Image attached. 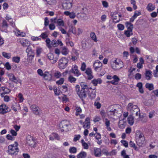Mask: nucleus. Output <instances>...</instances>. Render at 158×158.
<instances>
[{
  "mask_svg": "<svg viewBox=\"0 0 158 158\" xmlns=\"http://www.w3.org/2000/svg\"><path fill=\"white\" fill-rule=\"evenodd\" d=\"M26 52L27 53V56H28L31 57L32 58L34 57V55L31 54L32 53V51L31 48L29 46H27V48L26 50Z\"/></svg>",
  "mask_w": 158,
  "mask_h": 158,
  "instance_id": "32",
  "label": "nucleus"
},
{
  "mask_svg": "<svg viewBox=\"0 0 158 158\" xmlns=\"http://www.w3.org/2000/svg\"><path fill=\"white\" fill-rule=\"evenodd\" d=\"M135 140L138 145L141 146L145 141V138L143 133L139 130L136 131L135 134Z\"/></svg>",
  "mask_w": 158,
  "mask_h": 158,
  "instance_id": "3",
  "label": "nucleus"
},
{
  "mask_svg": "<svg viewBox=\"0 0 158 158\" xmlns=\"http://www.w3.org/2000/svg\"><path fill=\"white\" fill-rule=\"evenodd\" d=\"M102 63L99 61H95L93 64L95 70L97 72H100L102 69Z\"/></svg>",
  "mask_w": 158,
  "mask_h": 158,
  "instance_id": "10",
  "label": "nucleus"
},
{
  "mask_svg": "<svg viewBox=\"0 0 158 158\" xmlns=\"http://www.w3.org/2000/svg\"><path fill=\"white\" fill-rule=\"evenodd\" d=\"M85 73L88 76V79H91L93 78V76L92 75V72L91 69L89 68H87L86 69Z\"/></svg>",
  "mask_w": 158,
  "mask_h": 158,
  "instance_id": "20",
  "label": "nucleus"
},
{
  "mask_svg": "<svg viewBox=\"0 0 158 158\" xmlns=\"http://www.w3.org/2000/svg\"><path fill=\"white\" fill-rule=\"evenodd\" d=\"M146 87L151 90L153 89V85L152 84L147 83L145 85Z\"/></svg>",
  "mask_w": 158,
  "mask_h": 158,
  "instance_id": "50",
  "label": "nucleus"
},
{
  "mask_svg": "<svg viewBox=\"0 0 158 158\" xmlns=\"http://www.w3.org/2000/svg\"><path fill=\"white\" fill-rule=\"evenodd\" d=\"M155 8V6L150 3L148 4L146 7L147 9L149 11H152L154 10Z\"/></svg>",
  "mask_w": 158,
  "mask_h": 158,
  "instance_id": "31",
  "label": "nucleus"
},
{
  "mask_svg": "<svg viewBox=\"0 0 158 158\" xmlns=\"http://www.w3.org/2000/svg\"><path fill=\"white\" fill-rule=\"evenodd\" d=\"M100 98L99 97H98L97 98L94 102V106L96 107L97 109L100 108L101 106V105L99 102Z\"/></svg>",
  "mask_w": 158,
  "mask_h": 158,
  "instance_id": "26",
  "label": "nucleus"
},
{
  "mask_svg": "<svg viewBox=\"0 0 158 158\" xmlns=\"http://www.w3.org/2000/svg\"><path fill=\"white\" fill-rule=\"evenodd\" d=\"M64 81V79L63 78H60V80L57 81L56 82V83L58 85H61L62 84Z\"/></svg>",
  "mask_w": 158,
  "mask_h": 158,
  "instance_id": "53",
  "label": "nucleus"
},
{
  "mask_svg": "<svg viewBox=\"0 0 158 158\" xmlns=\"http://www.w3.org/2000/svg\"><path fill=\"white\" fill-rule=\"evenodd\" d=\"M73 5V0H64L62 6L64 9L69 10L71 8Z\"/></svg>",
  "mask_w": 158,
  "mask_h": 158,
  "instance_id": "9",
  "label": "nucleus"
},
{
  "mask_svg": "<svg viewBox=\"0 0 158 158\" xmlns=\"http://www.w3.org/2000/svg\"><path fill=\"white\" fill-rule=\"evenodd\" d=\"M87 156V153L84 151H81L77 155V158H85Z\"/></svg>",
  "mask_w": 158,
  "mask_h": 158,
  "instance_id": "35",
  "label": "nucleus"
},
{
  "mask_svg": "<svg viewBox=\"0 0 158 158\" xmlns=\"http://www.w3.org/2000/svg\"><path fill=\"white\" fill-rule=\"evenodd\" d=\"M124 34L127 37H129L130 36L133 35L132 30H127L124 31Z\"/></svg>",
  "mask_w": 158,
  "mask_h": 158,
  "instance_id": "38",
  "label": "nucleus"
},
{
  "mask_svg": "<svg viewBox=\"0 0 158 158\" xmlns=\"http://www.w3.org/2000/svg\"><path fill=\"white\" fill-rule=\"evenodd\" d=\"M69 152L72 154H74L77 152V148L75 147H71L69 149Z\"/></svg>",
  "mask_w": 158,
  "mask_h": 158,
  "instance_id": "45",
  "label": "nucleus"
},
{
  "mask_svg": "<svg viewBox=\"0 0 158 158\" xmlns=\"http://www.w3.org/2000/svg\"><path fill=\"white\" fill-rule=\"evenodd\" d=\"M7 148V152L8 154L11 156L17 155L19 151L18 143L16 141H15L14 144L8 145Z\"/></svg>",
  "mask_w": 158,
  "mask_h": 158,
  "instance_id": "1",
  "label": "nucleus"
},
{
  "mask_svg": "<svg viewBox=\"0 0 158 158\" xmlns=\"http://www.w3.org/2000/svg\"><path fill=\"white\" fill-rule=\"evenodd\" d=\"M89 89L91 91H89V98L91 99H94L96 97V94H95L96 91L94 90H92L91 88L89 87Z\"/></svg>",
  "mask_w": 158,
  "mask_h": 158,
  "instance_id": "25",
  "label": "nucleus"
},
{
  "mask_svg": "<svg viewBox=\"0 0 158 158\" xmlns=\"http://www.w3.org/2000/svg\"><path fill=\"white\" fill-rule=\"evenodd\" d=\"M20 43L23 47H27L30 44V42L27 40L24 39L21 40Z\"/></svg>",
  "mask_w": 158,
  "mask_h": 158,
  "instance_id": "22",
  "label": "nucleus"
},
{
  "mask_svg": "<svg viewBox=\"0 0 158 158\" xmlns=\"http://www.w3.org/2000/svg\"><path fill=\"white\" fill-rule=\"evenodd\" d=\"M6 137L8 140H14L15 139V137L14 136L10 134L7 135Z\"/></svg>",
  "mask_w": 158,
  "mask_h": 158,
  "instance_id": "57",
  "label": "nucleus"
},
{
  "mask_svg": "<svg viewBox=\"0 0 158 158\" xmlns=\"http://www.w3.org/2000/svg\"><path fill=\"white\" fill-rule=\"evenodd\" d=\"M77 11L79 12L77 13V14L79 15L80 14H85V12L87 10L86 8L84 7L81 8V6H77Z\"/></svg>",
  "mask_w": 158,
  "mask_h": 158,
  "instance_id": "19",
  "label": "nucleus"
},
{
  "mask_svg": "<svg viewBox=\"0 0 158 158\" xmlns=\"http://www.w3.org/2000/svg\"><path fill=\"white\" fill-rule=\"evenodd\" d=\"M69 123L67 121H63L60 124V127L62 132L67 131L68 130Z\"/></svg>",
  "mask_w": 158,
  "mask_h": 158,
  "instance_id": "8",
  "label": "nucleus"
},
{
  "mask_svg": "<svg viewBox=\"0 0 158 158\" xmlns=\"http://www.w3.org/2000/svg\"><path fill=\"white\" fill-rule=\"evenodd\" d=\"M9 111L8 107L4 104L0 105V114H2L8 112Z\"/></svg>",
  "mask_w": 158,
  "mask_h": 158,
  "instance_id": "13",
  "label": "nucleus"
},
{
  "mask_svg": "<svg viewBox=\"0 0 158 158\" xmlns=\"http://www.w3.org/2000/svg\"><path fill=\"white\" fill-rule=\"evenodd\" d=\"M105 125L106 126V128L108 131H111L112 129L110 127V121L107 118L105 119L104 121Z\"/></svg>",
  "mask_w": 158,
  "mask_h": 158,
  "instance_id": "24",
  "label": "nucleus"
},
{
  "mask_svg": "<svg viewBox=\"0 0 158 158\" xmlns=\"http://www.w3.org/2000/svg\"><path fill=\"white\" fill-rule=\"evenodd\" d=\"M91 82L94 86H96L98 84H101L102 82V80L100 78H98L94 79Z\"/></svg>",
  "mask_w": 158,
  "mask_h": 158,
  "instance_id": "36",
  "label": "nucleus"
},
{
  "mask_svg": "<svg viewBox=\"0 0 158 158\" xmlns=\"http://www.w3.org/2000/svg\"><path fill=\"white\" fill-rule=\"evenodd\" d=\"M121 155L123 158H129V156L126 154V151L123 150L121 152Z\"/></svg>",
  "mask_w": 158,
  "mask_h": 158,
  "instance_id": "49",
  "label": "nucleus"
},
{
  "mask_svg": "<svg viewBox=\"0 0 158 158\" xmlns=\"http://www.w3.org/2000/svg\"><path fill=\"white\" fill-rule=\"evenodd\" d=\"M48 58L50 60H52L51 63L52 64H54L58 60L57 57H54V55L52 53H49L47 55Z\"/></svg>",
  "mask_w": 158,
  "mask_h": 158,
  "instance_id": "16",
  "label": "nucleus"
},
{
  "mask_svg": "<svg viewBox=\"0 0 158 158\" xmlns=\"http://www.w3.org/2000/svg\"><path fill=\"white\" fill-rule=\"evenodd\" d=\"M69 81L71 83L75 82L76 80V78L72 76H70L68 78Z\"/></svg>",
  "mask_w": 158,
  "mask_h": 158,
  "instance_id": "51",
  "label": "nucleus"
},
{
  "mask_svg": "<svg viewBox=\"0 0 158 158\" xmlns=\"http://www.w3.org/2000/svg\"><path fill=\"white\" fill-rule=\"evenodd\" d=\"M43 78L46 80L49 81L52 80V75L48 72H45L43 76Z\"/></svg>",
  "mask_w": 158,
  "mask_h": 158,
  "instance_id": "18",
  "label": "nucleus"
},
{
  "mask_svg": "<svg viewBox=\"0 0 158 158\" xmlns=\"http://www.w3.org/2000/svg\"><path fill=\"white\" fill-rule=\"evenodd\" d=\"M61 73L59 71H55L54 73V77L56 78H60L61 76Z\"/></svg>",
  "mask_w": 158,
  "mask_h": 158,
  "instance_id": "47",
  "label": "nucleus"
},
{
  "mask_svg": "<svg viewBox=\"0 0 158 158\" xmlns=\"http://www.w3.org/2000/svg\"><path fill=\"white\" fill-rule=\"evenodd\" d=\"M69 60L64 57L61 58L59 61V67L60 69H64L68 65Z\"/></svg>",
  "mask_w": 158,
  "mask_h": 158,
  "instance_id": "5",
  "label": "nucleus"
},
{
  "mask_svg": "<svg viewBox=\"0 0 158 158\" xmlns=\"http://www.w3.org/2000/svg\"><path fill=\"white\" fill-rule=\"evenodd\" d=\"M80 137L81 135H75L73 138V141L74 142H76L80 139Z\"/></svg>",
  "mask_w": 158,
  "mask_h": 158,
  "instance_id": "59",
  "label": "nucleus"
},
{
  "mask_svg": "<svg viewBox=\"0 0 158 158\" xmlns=\"http://www.w3.org/2000/svg\"><path fill=\"white\" fill-rule=\"evenodd\" d=\"M11 108L14 111L16 112L18 110H20L21 107L19 104L15 103L12 105Z\"/></svg>",
  "mask_w": 158,
  "mask_h": 158,
  "instance_id": "27",
  "label": "nucleus"
},
{
  "mask_svg": "<svg viewBox=\"0 0 158 158\" xmlns=\"http://www.w3.org/2000/svg\"><path fill=\"white\" fill-rule=\"evenodd\" d=\"M141 15V12L138 10H136L134 13V15H133V17H134L135 19L137 17Z\"/></svg>",
  "mask_w": 158,
  "mask_h": 158,
  "instance_id": "60",
  "label": "nucleus"
},
{
  "mask_svg": "<svg viewBox=\"0 0 158 158\" xmlns=\"http://www.w3.org/2000/svg\"><path fill=\"white\" fill-rule=\"evenodd\" d=\"M127 110L131 113H133L135 111L139 110L137 106L134 105L133 103L130 102L128 104L126 107Z\"/></svg>",
  "mask_w": 158,
  "mask_h": 158,
  "instance_id": "7",
  "label": "nucleus"
},
{
  "mask_svg": "<svg viewBox=\"0 0 158 158\" xmlns=\"http://www.w3.org/2000/svg\"><path fill=\"white\" fill-rule=\"evenodd\" d=\"M126 123L124 121V119L120 120L118 123V126L119 128L121 129L124 128L126 125Z\"/></svg>",
  "mask_w": 158,
  "mask_h": 158,
  "instance_id": "28",
  "label": "nucleus"
},
{
  "mask_svg": "<svg viewBox=\"0 0 158 158\" xmlns=\"http://www.w3.org/2000/svg\"><path fill=\"white\" fill-rule=\"evenodd\" d=\"M70 31L75 35H77V31L76 28L75 27L72 26L70 29Z\"/></svg>",
  "mask_w": 158,
  "mask_h": 158,
  "instance_id": "52",
  "label": "nucleus"
},
{
  "mask_svg": "<svg viewBox=\"0 0 158 158\" xmlns=\"http://www.w3.org/2000/svg\"><path fill=\"white\" fill-rule=\"evenodd\" d=\"M90 119L89 118L85 119V122L83 123V127L84 128H89L90 127Z\"/></svg>",
  "mask_w": 158,
  "mask_h": 158,
  "instance_id": "23",
  "label": "nucleus"
},
{
  "mask_svg": "<svg viewBox=\"0 0 158 158\" xmlns=\"http://www.w3.org/2000/svg\"><path fill=\"white\" fill-rule=\"evenodd\" d=\"M91 46H88L87 45L86 43L85 42H82V47L85 49L87 50L90 49Z\"/></svg>",
  "mask_w": 158,
  "mask_h": 158,
  "instance_id": "43",
  "label": "nucleus"
},
{
  "mask_svg": "<svg viewBox=\"0 0 158 158\" xmlns=\"http://www.w3.org/2000/svg\"><path fill=\"white\" fill-rule=\"evenodd\" d=\"M117 107V105L110 106L108 109V114L110 115H116L118 111Z\"/></svg>",
  "mask_w": 158,
  "mask_h": 158,
  "instance_id": "6",
  "label": "nucleus"
},
{
  "mask_svg": "<svg viewBox=\"0 0 158 158\" xmlns=\"http://www.w3.org/2000/svg\"><path fill=\"white\" fill-rule=\"evenodd\" d=\"M94 154L96 157H100L102 155L101 149L99 148H94Z\"/></svg>",
  "mask_w": 158,
  "mask_h": 158,
  "instance_id": "17",
  "label": "nucleus"
},
{
  "mask_svg": "<svg viewBox=\"0 0 158 158\" xmlns=\"http://www.w3.org/2000/svg\"><path fill=\"white\" fill-rule=\"evenodd\" d=\"M127 122L130 125H132L134 123V118L131 115H130L127 118Z\"/></svg>",
  "mask_w": 158,
  "mask_h": 158,
  "instance_id": "33",
  "label": "nucleus"
},
{
  "mask_svg": "<svg viewBox=\"0 0 158 158\" xmlns=\"http://www.w3.org/2000/svg\"><path fill=\"white\" fill-rule=\"evenodd\" d=\"M20 57L19 56H14L12 57V60L14 62L18 63L20 61Z\"/></svg>",
  "mask_w": 158,
  "mask_h": 158,
  "instance_id": "46",
  "label": "nucleus"
},
{
  "mask_svg": "<svg viewBox=\"0 0 158 158\" xmlns=\"http://www.w3.org/2000/svg\"><path fill=\"white\" fill-rule=\"evenodd\" d=\"M69 51L67 48L65 47L62 48L61 53L62 54L66 55L69 53Z\"/></svg>",
  "mask_w": 158,
  "mask_h": 158,
  "instance_id": "39",
  "label": "nucleus"
},
{
  "mask_svg": "<svg viewBox=\"0 0 158 158\" xmlns=\"http://www.w3.org/2000/svg\"><path fill=\"white\" fill-rule=\"evenodd\" d=\"M8 76L9 77L10 80L11 81L15 82H16L18 81L17 79L12 73H10L8 74Z\"/></svg>",
  "mask_w": 158,
  "mask_h": 158,
  "instance_id": "30",
  "label": "nucleus"
},
{
  "mask_svg": "<svg viewBox=\"0 0 158 158\" xmlns=\"http://www.w3.org/2000/svg\"><path fill=\"white\" fill-rule=\"evenodd\" d=\"M81 143L83 148L85 149H88L89 148V145L88 144L85 142L83 139L81 140Z\"/></svg>",
  "mask_w": 158,
  "mask_h": 158,
  "instance_id": "41",
  "label": "nucleus"
},
{
  "mask_svg": "<svg viewBox=\"0 0 158 158\" xmlns=\"http://www.w3.org/2000/svg\"><path fill=\"white\" fill-rule=\"evenodd\" d=\"M43 50L42 48L40 47H37L36 48V53L37 56H39L42 52Z\"/></svg>",
  "mask_w": 158,
  "mask_h": 158,
  "instance_id": "44",
  "label": "nucleus"
},
{
  "mask_svg": "<svg viewBox=\"0 0 158 158\" xmlns=\"http://www.w3.org/2000/svg\"><path fill=\"white\" fill-rule=\"evenodd\" d=\"M125 25L127 28V30H133V25L130 22H126L125 23Z\"/></svg>",
  "mask_w": 158,
  "mask_h": 158,
  "instance_id": "40",
  "label": "nucleus"
},
{
  "mask_svg": "<svg viewBox=\"0 0 158 158\" xmlns=\"http://www.w3.org/2000/svg\"><path fill=\"white\" fill-rule=\"evenodd\" d=\"M2 91L3 92L0 95L1 97L2 98L5 94H9L10 92V90L6 87H3L0 88V92Z\"/></svg>",
  "mask_w": 158,
  "mask_h": 158,
  "instance_id": "15",
  "label": "nucleus"
},
{
  "mask_svg": "<svg viewBox=\"0 0 158 158\" xmlns=\"http://www.w3.org/2000/svg\"><path fill=\"white\" fill-rule=\"evenodd\" d=\"M27 143L31 147L34 148L35 143V139L32 137L28 135L27 137Z\"/></svg>",
  "mask_w": 158,
  "mask_h": 158,
  "instance_id": "11",
  "label": "nucleus"
},
{
  "mask_svg": "<svg viewBox=\"0 0 158 158\" xmlns=\"http://www.w3.org/2000/svg\"><path fill=\"white\" fill-rule=\"evenodd\" d=\"M30 108L33 112L36 115H38L40 112V109L37 106L33 105L31 106Z\"/></svg>",
  "mask_w": 158,
  "mask_h": 158,
  "instance_id": "14",
  "label": "nucleus"
},
{
  "mask_svg": "<svg viewBox=\"0 0 158 158\" xmlns=\"http://www.w3.org/2000/svg\"><path fill=\"white\" fill-rule=\"evenodd\" d=\"M129 145L130 147L133 148L135 150H137V147L135 146V144L133 142L130 141Z\"/></svg>",
  "mask_w": 158,
  "mask_h": 158,
  "instance_id": "55",
  "label": "nucleus"
},
{
  "mask_svg": "<svg viewBox=\"0 0 158 158\" xmlns=\"http://www.w3.org/2000/svg\"><path fill=\"white\" fill-rule=\"evenodd\" d=\"M3 98H4L3 100L5 102H8L10 100V97L7 95L4 96V97Z\"/></svg>",
  "mask_w": 158,
  "mask_h": 158,
  "instance_id": "58",
  "label": "nucleus"
},
{
  "mask_svg": "<svg viewBox=\"0 0 158 158\" xmlns=\"http://www.w3.org/2000/svg\"><path fill=\"white\" fill-rule=\"evenodd\" d=\"M90 36L91 38L94 42H97L98 41V40L94 32H91L90 34Z\"/></svg>",
  "mask_w": 158,
  "mask_h": 158,
  "instance_id": "37",
  "label": "nucleus"
},
{
  "mask_svg": "<svg viewBox=\"0 0 158 158\" xmlns=\"http://www.w3.org/2000/svg\"><path fill=\"white\" fill-rule=\"evenodd\" d=\"M124 66L123 62L119 59H116L113 61L112 68L114 70H119Z\"/></svg>",
  "mask_w": 158,
  "mask_h": 158,
  "instance_id": "4",
  "label": "nucleus"
},
{
  "mask_svg": "<svg viewBox=\"0 0 158 158\" xmlns=\"http://www.w3.org/2000/svg\"><path fill=\"white\" fill-rule=\"evenodd\" d=\"M121 142L125 147H128V143L126 141L122 140H121Z\"/></svg>",
  "mask_w": 158,
  "mask_h": 158,
  "instance_id": "64",
  "label": "nucleus"
},
{
  "mask_svg": "<svg viewBox=\"0 0 158 158\" xmlns=\"http://www.w3.org/2000/svg\"><path fill=\"white\" fill-rule=\"evenodd\" d=\"M141 75L139 73H136L135 75V78L137 80H139L141 79Z\"/></svg>",
  "mask_w": 158,
  "mask_h": 158,
  "instance_id": "63",
  "label": "nucleus"
},
{
  "mask_svg": "<svg viewBox=\"0 0 158 158\" xmlns=\"http://www.w3.org/2000/svg\"><path fill=\"white\" fill-rule=\"evenodd\" d=\"M4 66L7 70H10L11 69L10 64L9 62H6L4 64Z\"/></svg>",
  "mask_w": 158,
  "mask_h": 158,
  "instance_id": "56",
  "label": "nucleus"
},
{
  "mask_svg": "<svg viewBox=\"0 0 158 158\" xmlns=\"http://www.w3.org/2000/svg\"><path fill=\"white\" fill-rule=\"evenodd\" d=\"M48 36V35L46 32L42 33L40 35V37L43 39L46 38Z\"/></svg>",
  "mask_w": 158,
  "mask_h": 158,
  "instance_id": "62",
  "label": "nucleus"
},
{
  "mask_svg": "<svg viewBox=\"0 0 158 158\" xmlns=\"http://www.w3.org/2000/svg\"><path fill=\"white\" fill-rule=\"evenodd\" d=\"M49 139L51 140H53L55 139H59L60 138L57 134L56 133H53L49 136Z\"/></svg>",
  "mask_w": 158,
  "mask_h": 158,
  "instance_id": "29",
  "label": "nucleus"
},
{
  "mask_svg": "<svg viewBox=\"0 0 158 158\" xmlns=\"http://www.w3.org/2000/svg\"><path fill=\"white\" fill-rule=\"evenodd\" d=\"M145 75L146 79L148 80H149L152 76V72L149 70H146Z\"/></svg>",
  "mask_w": 158,
  "mask_h": 158,
  "instance_id": "34",
  "label": "nucleus"
},
{
  "mask_svg": "<svg viewBox=\"0 0 158 158\" xmlns=\"http://www.w3.org/2000/svg\"><path fill=\"white\" fill-rule=\"evenodd\" d=\"M117 27L118 30L122 31L124 30V27L123 25L122 24H119L117 25Z\"/></svg>",
  "mask_w": 158,
  "mask_h": 158,
  "instance_id": "61",
  "label": "nucleus"
},
{
  "mask_svg": "<svg viewBox=\"0 0 158 158\" xmlns=\"http://www.w3.org/2000/svg\"><path fill=\"white\" fill-rule=\"evenodd\" d=\"M71 73H73L75 76L78 77L81 75V73L78 69V66L76 64L72 66L71 69L70 70Z\"/></svg>",
  "mask_w": 158,
  "mask_h": 158,
  "instance_id": "12",
  "label": "nucleus"
},
{
  "mask_svg": "<svg viewBox=\"0 0 158 158\" xmlns=\"http://www.w3.org/2000/svg\"><path fill=\"white\" fill-rule=\"evenodd\" d=\"M64 14L66 16H69L71 19H74L76 17V14L74 12H70L68 11H65L64 12Z\"/></svg>",
  "mask_w": 158,
  "mask_h": 158,
  "instance_id": "21",
  "label": "nucleus"
},
{
  "mask_svg": "<svg viewBox=\"0 0 158 158\" xmlns=\"http://www.w3.org/2000/svg\"><path fill=\"white\" fill-rule=\"evenodd\" d=\"M56 23L57 25L59 26H64V23L63 20L61 19H59L57 20Z\"/></svg>",
  "mask_w": 158,
  "mask_h": 158,
  "instance_id": "48",
  "label": "nucleus"
},
{
  "mask_svg": "<svg viewBox=\"0 0 158 158\" xmlns=\"http://www.w3.org/2000/svg\"><path fill=\"white\" fill-rule=\"evenodd\" d=\"M2 54V56L6 59H9L11 57V54L10 53H7L5 52H3Z\"/></svg>",
  "mask_w": 158,
  "mask_h": 158,
  "instance_id": "42",
  "label": "nucleus"
},
{
  "mask_svg": "<svg viewBox=\"0 0 158 158\" xmlns=\"http://www.w3.org/2000/svg\"><path fill=\"white\" fill-rule=\"evenodd\" d=\"M80 85L81 89L78 95L80 98L83 99L86 97V92L89 90V87L84 82H81Z\"/></svg>",
  "mask_w": 158,
  "mask_h": 158,
  "instance_id": "2",
  "label": "nucleus"
},
{
  "mask_svg": "<svg viewBox=\"0 0 158 158\" xmlns=\"http://www.w3.org/2000/svg\"><path fill=\"white\" fill-rule=\"evenodd\" d=\"M18 97L20 102H22L23 101L24 98L23 97V95L21 93L19 94Z\"/></svg>",
  "mask_w": 158,
  "mask_h": 158,
  "instance_id": "54",
  "label": "nucleus"
}]
</instances>
